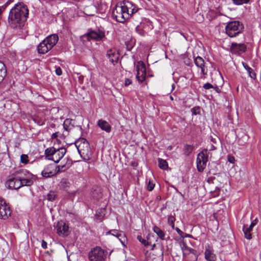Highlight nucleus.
Listing matches in <instances>:
<instances>
[{"instance_id": "obj_2", "label": "nucleus", "mask_w": 261, "mask_h": 261, "mask_svg": "<svg viewBox=\"0 0 261 261\" xmlns=\"http://www.w3.org/2000/svg\"><path fill=\"white\" fill-rule=\"evenodd\" d=\"M29 9L22 2L16 4L11 9L8 18L9 26L15 30H21L28 18Z\"/></svg>"}, {"instance_id": "obj_19", "label": "nucleus", "mask_w": 261, "mask_h": 261, "mask_svg": "<svg viewBox=\"0 0 261 261\" xmlns=\"http://www.w3.org/2000/svg\"><path fill=\"white\" fill-rule=\"evenodd\" d=\"M258 220L257 218L253 220L249 226L247 225H244L243 227V231L244 233L245 238L248 240L252 239V234L251 231L252 230L253 227L257 223Z\"/></svg>"}, {"instance_id": "obj_43", "label": "nucleus", "mask_w": 261, "mask_h": 261, "mask_svg": "<svg viewBox=\"0 0 261 261\" xmlns=\"http://www.w3.org/2000/svg\"><path fill=\"white\" fill-rule=\"evenodd\" d=\"M92 195L93 197L96 199H98L101 197V192H99V193H96H96L94 192H93Z\"/></svg>"}, {"instance_id": "obj_3", "label": "nucleus", "mask_w": 261, "mask_h": 261, "mask_svg": "<svg viewBox=\"0 0 261 261\" xmlns=\"http://www.w3.org/2000/svg\"><path fill=\"white\" fill-rule=\"evenodd\" d=\"M75 144L81 158L84 161L89 160L91 157V151L88 141L84 138H81Z\"/></svg>"}, {"instance_id": "obj_18", "label": "nucleus", "mask_w": 261, "mask_h": 261, "mask_svg": "<svg viewBox=\"0 0 261 261\" xmlns=\"http://www.w3.org/2000/svg\"><path fill=\"white\" fill-rule=\"evenodd\" d=\"M247 47L245 44H238L235 42L231 43L230 51L232 54L240 55L246 51Z\"/></svg>"}, {"instance_id": "obj_12", "label": "nucleus", "mask_w": 261, "mask_h": 261, "mask_svg": "<svg viewBox=\"0 0 261 261\" xmlns=\"http://www.w3.org/2000/svg\"><path fill=\"white\" fill-rule=\"evenodd\" d=\"M21 173L24 176H19L20 184L23 186H31L34 183L33 180L31 179L33 175L28 171L24 170H22Z\"/></svg>"}, {"instance_id": "obj_30", "label": "nucleus", "mask_w": 261, "mask_h": 261, "mask_svg": "<svg viewBox=\"0 0 261 261\" xmlns=\"http://www.w3.org/2000/svg\"><path fill=\"white\" fill-rule=\"evenodd\" d=\"M153 230L161 240H164L165 239V233L159 227L154 226L153 228Z\"/></svg>"}, {"instance_id": "obj_24", "label": "nucleus", "mask_w": 261, "mask_h": 261, "mask_svg": "<svg viewBox=\"0 0 261 261\" xmlns=\"http://www.w3.org/2000/svg\"><path fill=\"white\" fill-rule=\"evenodd\" d=\"M71 164L72 161L71 160H68L66 164H63V165L57 166L55 170L56 174L60 172L65 171V170L69 168Z\"/></svg>"}, {"instance_id": "obj_35", "label": "nucleus", "mask_w": 261, "mask_h": 261, "mask_svg": "<svg viewBox=\"0 0 261 261\" xmlns=\"http://www.w3.org/2000/svg\"><path fill=\"white\" fill-rule=\"evenodd\" d=\"M29 157L27 154H22L20 156V162L24 164L29 162Z\"/></svg>"}, {"instance_id": "obj_36", "label": "nucleus", "mask_w": 261, "mask_h": 261, "mask_svg": "<svg viewBox=\"0 0 261 261\" xmlns=\"http://www.w3.org/2000/svg\"><path fill=\"white\" fill-rule=\"evenodd\" d=\"M175 220V218L172 216H170L168 217V224L171 226V227H172V228H174V222Z\"/></svg>"}, {"instance_id": "obj_10", "label": "nucleus", "mask_w": 261, "mask_h": 261, "mask_svg": "<svg viewBox=\"0 0 261 261\" xmlns=\"http://www.w3.org/2000/svg\"><path fill=\"white\" fill-rule=\"evenodd\" d=\"M120 5H122L127 14H130V18L133 17L141 10L134 3L128 0L120 2Z\"/></svg>"}, {"instance_id": "obj_54", "label": "nucleus", "mask_w": 261, "mask_h": 261, "mask_svg": "<svg viewBox=\"0 0 261 261\" xmlns=\"http://www.w3.org/2000/svg\"><path fill=\"white\" fill-rule=\"evenodd\" d=\"M217 92V93H220V89H219V87H218L217 86L216 87H214L213 88Z\"/></svg>"}, {"instance_id": "obj_5", "label": "nucleus", "mask_w": 261, "mask_h": 261, "mask_svg": "<svg viewBox=\"0 0 261 261\" xmlns=\"http://www.w3.org/2000/svg\"><path fill=\"white\" fill-rule=\"evenodd\" d=\"M66 152L64 147L56 149L55 147H49L45 150V158L49 160L53 161L58 163L63 158Z\"/></svg>"}, {"instance_id": "obj_27", "label": "nucleus", "mask_w": 261, "mask_h": 261, "mask_svg": "<svg viewBox=\"0 0 261 261\" xmlns=\"http://www.w3.org/2000/svg\"><path fill=\"white\" fill-rule=\"evenodd\" d=\"M7 75V69L5 65L0 61V83H2Z\"/></svg>"}, {"instance_id": "obj_29", "label": "nucleus", "mask_w": 261, "mask_h": 261, "mask_svg": "<svg viewBox=\"0 0 261 261\" xmlns=\"http://www.w3.org/2000/svg\"><path fill=\"white\" fill-rule=\"evenodd\" d=\"M194 147L193 145L186 144L183 148L184 153L186 156H188L193 151Z\"/></svg>"}, {"instance_id": "obj_42", "label": "nucleus", "mask_w": 261, "mask_h": 261, "mask_svg": "<svg viewBox=\"0 0 261 261\" xmlns=\"http://www.w3.org/2000/svg\"><path fill=\"white\" fill-rule=\"evenodd\" d=\"M203 88L206 90H208L211 88H213L214 86L211 84L207 83L203 85Z\"/></svg>"}, {"instance_id": "obj_31", "label": "nucleus", "mask_w": 261, "mask_h": 261, "mask_svg": "<svg viewBox=\"0 0 261 261\" xmlns=\"http://www.w3.org/2000/svg\"><path fill=\"white\" fill-rule=\"evenodd\" d=\"M158 163L159 167L163 170L167 169L168 167V165L166 160L159 158Z\"/></svg>"}, {"instance_id": "obj_38", "label": "nucleus", "mask_w": 261, "mask_h": 261, "mask_svg": "<svg viewBox=\"0 0 261 261\" xmlns=\"http://www.w3.org/2000/svg\"><path fill=\"white\" fill-rule=\"evenodd\" d=\"M193 115H196L200 113V108L199 107H195L191 109Z\"/></svg>"}, {"instance_id": "obj_56", "label": "nucleus", "mask_w": 261, "mask_h": 261, "mask_svg": "<svg viewBox=\"0 0 261 261\" xmlns=\"http://www.w3.org/2000/svg\"><path fill=\"white\" fill-rule=\"evenodd\" d=\"M155 244H154L153 245H152V248H151V250H153L154 249V248L155 247Z\"/></svg>"}, {"instance_id": "obj_51", "label": "nucleus", "mask_w": 261, "mask_h": 261, "mask_svg": "<svg viewBox=\"0 0 261 261\" xmlns=\"http://www.w3.org/2000/svg\"><path fill=\"white\" fill-rule=\"evenodd\" d=\"M58 134L59 133L58 132H56L55 133H53L51 136V138L52 139H56V138L58 137Z\"/></svg>"}, {"instance_id": "obj_52", "label": "nucleus", "mask_w": 261, "mask_h": 261, "mask_svg": "<svg viewBox=\"0 0 261 261\" xmlns=\"http://www.w3.org/2000/svg\"><path fill=\"white\" fill-rule=\"evenodd\" d=\"M175 230L177 231V232L178 233V234H179L180 236H181L182 234L183 233V232L178 227H176L175 228Z\"/></svg>"}, {"instance_id": "obj_28", "label": "nucleus", "mask_w": 261, "mask_h": 261, "mask_svg": "<svg viewBox=\"0 0 261 261\" xmlns=\"http://www.w3.org/2000/svg\"><path fill=\"white\" fill-rule=\"evenodd\" d=\"M242 64L245 69L247 71L249 76L252 79H255L256 73L254 72L253 69L245 62H242Z\"/></svg>"}, {"instance_id": "obj_1", "label": "nucleus", "mask_w": 261, "mask_h": 261, "mask_svg": "<svg viewBox=\"0 0 261 261\" xmlns=\"http://www.w3.org/2000/svg\"><path fill=\"white\" fill-rule=\"evenodd\" d=\"M29 9L22 2L16 4L11 9L8 18L9 26L15 30H21L28 18Z\"/></svg>"}, {"instance_id": "obj_21", "label": "nucleus", "mask_w": 261, "mask_h": 261, "mask_svg": "<svg viewBox=\"0 0 261 261\" xmlns=\"http://www.w3.org/2000/svg\"><path fill=\"white\" fill-rule=\"evenodd\" d=\"M194 63L195 65L201 68V73L203 75H205L207 73V69H206L205 66V62L204 60L200 56H197L194 59Z\"/></svg>"}, {"instance_id": "obj_55", "label": "nucleus", "mask_w": 261, "mask_h": 261, "mask_svg": "<svg viewBox=\"0 0 261 261\" xmlns=\"http://www.w3.org/2000/svg\"><path fill=\"white\" fill-rule=\"evenodd\" d=\"M215 149H216V147L215 146H214L213 145H211V148L210 149V151L215 150Z\"/></svg>"}, {"instance_id": "obj_7", "label": "nucleus", "mask_w": 261, "mask_h": 261, "mask_svg": "<svg viewBox=\"0 0 261 261\" xmlns=\"http://www.w3.org/2000/svg\"><path fill=\"white\" fill-rule=\"evenodd\" d=\"M112 16L117 22L120 23H124L130 18V14H127L124 11L122 5H120V2L113 9Z\"/></svg>"}, {"instance_id": "obj_47", "label": "nucleus", "mask_w": 261, "mask_h": 261, "mask_svg": "<svg viewBox=\"0 0 261 261\" xmlns=\"http://www.w3.org/2000/svg\"><path fill=\"white\" fill-rule=\"evenodd\" d=\"M56 73L58 75H61L62 73V69L60 67H58L56 69Z\"/></svg>"}, {"instance_id": "obj_16", "label": "nucleus", "mask_w": 261, "mask_h": 261, "mask_svg": "<svg viewBox=\"0 0 261 261\" xmlns=\"http://www.w3.org/2000/svg\"><path fill=\"white\" fill-rule=\"evenodd\" d=\"M57 233L62 237L67 236L69 233L68 225L63 221H60L57 224Z\"/></svg>"}, {"instance_id": "obj_25", "label": "nucleus", "mask_w": 261, "mask_h": 261, "mask_svg": "<svg viewBox=\"0 0 261 261\" xmlns=\"http://www.w3.org/2000/svg\"><path fill=\"white\" fill-rule=\"evenodd\" d=\"M33 121L39 125H43L45 124L46 119L44 115H36L33 117Z\"/></svg>"}, {"instance_id": "obj_50", "label": "nucleus", "mask_w": 261, "mask_h": 261, "mask_svg": "<svg viewBox=\"0 0 261 261\" xmlns=\"http://www.w3.org/2000/svg\"><path fill=\"white\" fill-rule=\"evenodd\" d=\"M41 246L43 248L46 249L47 246V244L44 240H42Z\"/></svg>"}, {"instance_id": "obj_6", "label": "nucleus", "mask_w": 261, "mask_h": 261, "mask_svg": "<svg viewBox=\"0 0 261 261\" xmlns=\"http://www.w3.org/2000/svg\"><path fill=\"white\" fill-rule=\"evenodd\" d=\"M244 29V25L239 21H232L228 22L225 26V32L230 37H234L241 33Z\"/></svg>"}, {"instance_id": "obj_23", "label": "nucleus", "mask_w": 261, "mask_h": 261, "mask_svg": "<svg viewBox=\"0 0 261 261\" xmlns=\"http://www.w3.org/2000/svg\"><path fill=\"white\" fill-rule=\"evenodd\" d=\"M98 126L103 130L107 133H110L111 131V126L109 123L103 120H99L97 122Z\"/></svg>"}, {"instance_id": "obj_26", "label": "nucleus", "mask_w": 261, "mask_h": 261, "mask_svg": "<svg viewBox=\"0 0 261 261\" xmlns=\"http://www.w3.org/2000/svg\"><path fill=\"white\" fill-rule=\"evenodd\" d=\"M73 120L69 118L66 119L63 123V127L65 130L69 132L74 127Z\"/></svg>"}, {"instance_id": "obj_17", "label": "nucleus", "mask_w": 261, "mask_h": 261, "mask_svg": "<svg viewBox=\"0 0 261 261\" xmlns=\"http://www.w3.org/2000/svg\"><path fill=\"white\" fill-rule=\"evenodd\" d=\"M106 56L109 61L113 65L118 63L119 59V54L115 48H111L107 51Z\"/></svg>"}, {"instance_id": "obj_41", "label": "nucleus", "mask_w": 261, "mask_h": 261, "mask_svg": "<svg viewBox=\"0 0 261 261\" xmlns=\"http://www.w3.org/2000/svg\"><path fill=\"white\" fill-rule=\"evenodd\" d=\"M134 44V42H126L127 49L129 51L131 50Z\"/></svg>"}, {"instance_id": "obj_53", "label": "nucleus", "mask_w": 261, "mask_h": 261, "mask_svg": "<svg viewBox=\"0 0 261 261\" xmlns=\"http://www.w3.org/2000/svg\"><path fill=\"white\" fill-rule=\"evenodd\" d=\"M120 241L121 242L122 244H124V242H125V238H124V239L122 237H119V238H118Z\"/></svg>"}, {"instance_id": "obj_57", "label": "nucleus", "mask_w": 261, "mask_h": 261, "mask_svg": "<svg viewBox=\"0 0 261 261\" xmlns=\"http://www.w3.org/2000/svg\"><path fill=\"white\" fill-rule=\"evenodd\" d=\"M172 90H173L175 88V85L174 84H172Z\"/></svg>"}, {"instance_id": "obj_59", "label": "nucleus", "mask_w": 261, "mask_h": 261, "mask_svg": "<svg viewBox=\"0 0 261 261\" xmlns=\"http://www.w3.org/2000/svg\"><path fill=\"white\" fill-rule=\"evenodd\" d=\"M170 99H171V100H173V96H170Z\"/></svg>"}, {"instance_id": "obj_45", "label": "nucleus", "mask_w": 261, "mask_h": 261, "mask_svg": "<svg viewBox=\"0 0 261 261\" xmlns=\"http://www.w3.org/2000/svg\"><path fill=\"white\" fill-rule=\"evenodd\" d=\"M189 252L194 254L196 256V260L197 259L198 254H197V251L196 250L192 248L191 249H189Z\"/></svg>"}, {"instance_id": "obj_37", "label": "nucleus", "mask_w": 261, "mask_h": 261, "mask_svg": "<svg viewBox=\"0 0 261 261\" xmlns=\"http://www.w3.org/2000/svg\"><path fill=\"white\" fill-rule=\"evenodd\" d=\"M137 239L140 242H141L143 244H144V245L146 247H147L150 245V243L146 240L143 239L141 236H138L137 237Z\"/></svg>"}, {"instance_id": "obj_40", "label": "nucleus", "mask_w": 261, "mask_h": 261, "mask_svg": "<svg viewBox=\"0 0 261 261\" xmlns=\"http://www.w3.org/2000/svg\"><path fill=\"white\" fill-rule=\"evenodd\" d=\"M154 185L152 182L149 180L147 185V190L149 191H151L154 189Z\"/></svg>"}, {"instance_id": "obj_9", "label": "nucleus", "mask_w": 261, "mask_h": 261, "mask_svg": "<svg viewBox=\"0 0 261 261\" xmlns=\"http://www.w3.org/2000/svg\"><path fill=\"white\" fill-rule=\"evenodd\" d=\"M107 253L100 247H96L89 252V258L90 261H105Z\"/></svg>"}, {"instance_id": "obj_44", "label": "nucleus", "mask_w": 261, "mask_h": 261, "mask_svg": "<svg viewBox=\"0 0 261 261\" xmlns=\"http://www.w3.org/2000/svg\"><path fill=\"white\" fill-rule=\"evenodd\" d=\"M181 248L183 251L184 250H186L189 252V249H192L191 248L188 247L185 243H182V246L181 245Z\"/></svg>"}, {"instance_id": "obj_49", "label": "nucleus", "mask_w": 261, "mask_h": 261, "mask_svg": "<svg viewBox=\"0 0 261 261\" xmlns=\"http://www.w3.org/2000/svg\"><path fill=\"white\" fill-rule=\"evenodd\" d=\"M234 160H234V157H233V156H230V155H229V156H228V161L230 163H233L234 162Z\"/></svg>"}, {"instance_id": "obj_39", "label": "nucleus", "mask_w": 261, "mask_h": 261, "mask_svg": "<svg viewBox=\"0 0 261 261\" xmlns=\"http://www.w3.org/2000/svg\"><path fill=\"white\" fill-rule=\"evenodd\" d=\"M136 31L138 34L142 36H144L145 35V32L139 25L137 26L136 28Z\"/></svg>"}, {"instance_id": "obj_34", "label": "nucleus", "mask_w": 261, "mask_h": 261, "mask_svg": "<svg viewBox=\"0 0 261 261\" xmlns=\"http://www.w3.org/2000/svg\"><path fill=\"white\" fill-rule=\"evenodd\" d=\"M232 1L236 5H241L248 3L250 0H232Z\"/></svg>"}, {"instance_id": "obj_58", "label": "nucleus", "mask_w": 261, "mask_h": 261, "mask_svg": "<svg viewBox=\"0 0 261 261\" xmlns=\"http://www.w3.org/2000/svg\"><path fill=\"white\" fill-rule=\"evenodd\" d=\"M2 12H3V10L1 8H0V15H1Z\"/></svg>"}, {"instance_id": "obj_46", "label": "nucleus", "mask_w": 261, "mask_h": 261, "mask_svg": "<svg viewBox=\"0 0 261 261\" xmlns=\"http://www.w3.org/2000/svg\"><path fill=\"white\" fill-rule=\"evenodd\" d=\"M13 1V0H8L2 7V9L3 10L6 9V8Z\"/></svg>"}, {"instance_id": "obj_22", "label": "nucleus", "mask_w": 261, "mask_h": 261, "mask_svg": "<svg viewBox=\"0 0 261 261\" xmlns=\"http://www.w3.org/2000/svg\"><path fill=\"white\" fill-rule=\"evenodd\" d=\"M53 167V165H49L45 167L44 170L42 171L41 174L44 177H50L56 175L55 170L54 171L51 170Z\"/></svg>"}, {"instance_id": "obj_20", "label": "nucleus", "mask_w": 261, "mask_h": 261, "mask_svg": "<svg viewBox=\"0 0 261 261\" xmlns=\"http://www.w3.org/2000/svg\"><path fill=\"white\" fill-rule=\"evenodd\" d=\"M205 258L208 261H215L216 255L214 253V250L210 245L207 244L205 246V251L204 253Z\"/></svg>"}, {"instance_id": "obj_14", "label": "nucleus", "mask_w": 261, "mask_h": 261, "mask_svg": "<svg viewBox=\"0 0 261 261\" xmlns=\"http://www.w3.org/2000/svg\"><path fill=\"white\" fill-rule=\"evenodd\" d=\"M11 212L5 201L0 198V219H6L10 216Z\"/></svg>"}, {"instance_id": "obj_8", "label": "nucleus", "mask_w": 261, "mask_h": 261, "mask_svg": "<svg viewBox=\"0 0 261 261\" xmlns=\"http://www.w3.org/2000/svg\"><path fill=\"white\" fill-rule=\"evenodd\" d=\"M208 155L209 151L207 149H203L197 154L196 165L198 172H202L203 171L208 162Z\"/></svg>"}, {"instance_id": "obj_4", "label": "nucleus", "mask_w": 261, "mask_h": 261, "mask_svg": "<svg viewBox=\"0 0 261 261\" xmlns=\"http://www.w3.org/2000/svg\"><path fill=\"white\" fill-rule=\"evenodd\" d=\"M58 40V36L55 34L47 37L38 45V53L41 54H46L56 44Z\"/></svg>"}, {"instance_id": "obj_11", "label": "nucleus", "mask_w": 261, "mask_h": 261, "mask_svg": "<svg viewBox=\"0 0 261 261\" xmlns=\"http://www.w3.org/2000/svg\"><path fill=\"white\" fill-rule=\"evenodd\" d=\"M88 40L93 39L97 41H101L105 37V32L99 29L94 30L90 29L88 32L85 34Z\"/></svg>"}, {"instance_id": "obj_32", "label": "nucleus", "mask_w": 261, "mask_h": 261, "mask_svg": "<svg viewBox=\"0 0 261 261\" xmlns=\"http://www.w3.org/2000/svg\"><path fill=\"white\" fill-rule=\"evenodd\" d=\"M57 196V194L55 191H50L46 195V199L48 201H53L55 200Z\"/></svg>"}, {"instance_id": "obj_48", "label": "nucleus", "mask_w": 261, "mask_h": 261, "mask_svg": "<svg viewBox=\"0 0 261 261\" xmlns=\"http://www.w3.org/2000/svg\"><path fill=\"white\" fill-rule=\"evenodd\" d=\"M132 84V81L129 79H126L125 80V86H128Z\"/></svg>"}, {"instance_id": "obj_15", "label": "nucleus", "mask_w": 261, "mask_h": 261, "mask_svg": "<svg viewBox=\"0 0 261 261\" xmlns=\"http://www.w3.org/2000/svg\"><path fill=\"white\" fill-rule=\"evenodd\" d=\"M136 69L137 71L136 78L139 82L142 83L146 79V72L145 64L143 62L141 64L139 62L136 66Z\"/></svg>"}, {"instance_id": "obj_13", "label": "nucleus", "mask_w": 261, "mask_h": 261, "mask_svg": "<svg viewBox=\"0 0 261 261\" xmlns=\"http://www.w3.org/2000/svg\"><path fill=\"white\" fill-rule=\"evenodd\" d=\"M21 182L19 181V176L10 177L6 182V187L11 190H17L22 187L20 185Z\"/></svg>"}, {"instance_id": "obj_60", "label": "nucleus", "mask_w": 261, "mask_h": 261, "mask_svg": "<svg viewBox=\"0 0 261 261\" xmlns=\"http://www.w3.org/2000/svg\"><path fill=\"white\" fill-rule=\"evenodd\" d=\"M79 128H80V130H82V126H79Z\"/></svg>"}, {"instance_id": "obj_33", "label": "nucleus", "mask_w": 261, "mask_h": 261, "mask_svg": "<svg viewBox=\"0 0 261 261\" xmlns=\"http://www.w3.org/2000/svg\"><path fill=\"white\" fill-rule=\"evenodd\" d=\"M107 233L111 234L112 235L116 237L117 238H119V237H122L124 239V236L121 233L119 232L116 229L111 230L109 232H108Z\"/></svg>"}]
</instances>
